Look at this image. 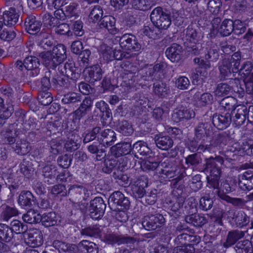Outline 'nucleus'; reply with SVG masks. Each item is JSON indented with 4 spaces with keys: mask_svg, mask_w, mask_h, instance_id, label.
<instances>
[{
    "mask_svg": "<svg viewBox=\"0 0 253 253\" xmlns=\"http://www.w3.org/2000/svg\"><path fill=\"white\" fill-rule=\"evenodd\" d=\"M14 235H13V232L9 228V225L0 223V241L2 242L8 243L11 241Z\"/></svg>",
    "mask_w": 253,
    "mask_h": 253,
    "instance_id": "obj_49",
    "label": "nucleus"
},
{
    "mask_svg": "<svg viewBox=\"0 0 253 253\" xmlns=\"http://www.w3.org/2000/svg\"><path fill=\"white\" fill-rule=\"evenodd\" d=\"M115 23L116 19L114 17L106 15L100 19L99 26L101 29H107L110 34L115 35L118 32V30L115 26Z\"/></svg>",
    "mask_w": 253,
    "mask_h": 253,
    "instance_id": "obj_30",
    "label": "nucleus"
},
{
    "mask_svg": "<svg viewBox=\"0 0 253 253\" xmlns=\"http://www.w3.org/2000/svg\"><path fill=\"white\" fill-rule=\"evenodd\" d=\"M194 133L195 137L203 142L211 135L212 127L209 122H199L194 127Z\"/></svg>",
    "mask_w": 253,
    "mask_h": 253,
    "instance_id": "obj_8",
    "label": "nucleus"
},
{
    "mask_svg": "<svg viewBox=\"0 0 253 253\" xmlns=\"http://www.w3.org/2000/svg\"><path fill=\"white\" fill-rule=\"evenodd\" d=\"M53 247L61 253L67 252H73L76 249L75 244H67L60 240H54L52 242Z\"/></svg>",
    "mask_w": 253,
    "mask_h": 253,
    "instance_id": "obj_47",
    "label": "nucleus"
},
{
    "mask_svg": "<svg viewBox=\"0 0 253 253\" xmlns=\"http://www.w3.org/2000/svg\"><path fill=\"white\" fill-rule=\"evenodd\" d=\"M118 130L125 136H129L133 132L132 126L126 120L120 122L117 126Z\"/></svg>",
    "mask_w": 253,
    "mask_h": 253,
    "instance_id": "obj_62",
    "label": "nucleus"
},
{
    "mask_svg": "<svg viewBox=\"0 0 253 253\" xmlns=\"http://www.w3.org/2000/svg\"><path fill=\"white\" fill-rule=\"evenodd\" d=\"M220 33L223 36H228L234 31L233 21L230 19H224L220 27Z\"/></svg>",
    "mask_w": 253,
    "mask_h": 253,
    "instance_id": "obj_60",
    "label": "nucleus"
},
{
    "mask_svg": "<svg viewBox=\"0 0 253 253\" xmlns=\"http://www.w3.org/2000/svg\"><path fill=\"white\" fill-rule=\"evenodd\" d=\"M247 106L243 104H240L236 106V108L230 113L232 115H234L232 117L233 124L236 126H239L242 125L247 119Z\"/></svg>",
    "mask_w": 253,
    "mask_h": 253,
    "instance_id": "obj_16",
    "label": "nucleus"
},
{
    "mask_svg": "<svg viewBox=\"0 0 253 253\" xmlns=\"http://www.w3.org/2000/svg\"><path fill=\"white\" fill-rule=\"evenodd\" d=\"M232 120V117L229 113L222 114L215 113L212 116V123L217 129L222 130L230 125Z\"/></svg>",
    "mask_w": 253,
    "mask_h": 253,
    "instance_id": "obj_12",
    "label": "nucleus"
},
{
    "mask_svg": "<svg viewBox=\"0 0 253 253\" xmlns=\"http://www.w3.org/2000/svg\"><path fill=\"white\" fill-rule=\"evenodd\" d=\"M185 221L196 227H201L205 224L208 220L204 215L198 213H192L185 216Z\"/></svg>",
    "mask_w": 253,
    "mask_h": 253,
    "instance_id": "obj_33",
    "label": "nucleus"
},
{
    "mask_svg": "<svg viewBox=\"0 0 253 253\" xmlns=\"http://www.w3.org/2000/svg\"><path fill=\"white\" fill-rule=\"evenodd\" d=\"M230 139L229 134L225 131L221 133H218L215 135L210 144L212 149L221 147L222 144L226 145L228 140Z\"/></svg>",
    "mask_w": 253,
    "mask_h": 253,
    "instance_id": "obj_39",
    "label": "nucleus"
},
{
    "mask_svg": "<svg viewBox=\"0 0 253 253\" xmlns=\"http://www.w3.org/2000/svg\"><path fill=\"white\" fill-rule=\"evenodd\" d=\"M153 91L160 98L166 97L169 93V87L166 83L159 81L153 84Z\"/></svg>",
    "mask_w": 253,
    "mask_h": 253,
    "instance_id": "obj_37",
    "label": "nucleus"
},
{
    "mask_svg": "<svg viewBox=\"0 0 253 253\" xmlns=\"http://www.w3.org/2000/svg\"><path fill=\"white\" fill-rule=\"evenodd\" d=\"M202 163V158L200 154L194 153L185 158V164L189 166L196 168Z\"/></svg>",
    "mask_w": 253,
    "mask_h": 253,
    "instance_id": "obj_63",
    "label": "nucleus"
},
{
    "mask_svg": "<svg viewBox=\"0 0 253 253\" xmlns=\"http://www.w3.org/2000/svg\"><path fill=\"white\" fill-rule=\"evenodd\" d=\"M94 114L100 117L103 120L110 121L112 119V114L108 104L104 100L97 101L95 103Z\"/></svg>",
    "mask_w": 253,
    "mask_h": 253,
    "instance_id": "obj_13",
    "label": "nucleus"
},
{
    "mask_svg": "<svg viewBox=\"0 0 253 253\" xmlns=\"http://www.w3.org/2000/svg\"><path fill=\"white\" fill-rule=\"evenodd\" d=\"M80 103V106L73 112L75 119L77 120L81 119L90 111L92 106L93 100L90 97H85Z\"/></svg>",
    "mask_w": 253,
    "mask_h": 253,
    "instance_id": "obj_21",
    "label": "nucleus"
},
{
    "mask_svg": "<svg viewBox=\"0 0 253 253\" xmlns=\"http://www.w3.org/2000/svg\"><path fill=\"white\" fill-rule=\"evenodd\" d=\"M51 51L53 56L59 64L63 62L67 58L66 48L65 45L62 44H58L54 46Z\"/></svg>",
    "mask_w": 253,
    "mask_h": 253,
    "instance_id": "obj_44",
    "label": "nucleus"
},
{
    "mask_svg": "<svg viewBox=\"0 0 253 253\" xmlns=\"http://www.w3.org/2000/svg\"><path fill=\"white\" fill-rule=\"evenodd\" d=\"M57 218L55 212L51 211L41 214L40 222L42 225L48 227L56 224Z\"/></svg>",
    "mask_w": 253,
    "mask_h": 253,
    "instance_id": "obj_41",
    "label": "nucleus"
},
{
    "mask_svg": "<svg viewBox=\"0 0 253 253\" xmlns=\"http://www.w3.org/2000/svg\"><path fill=\"white\" fill-rule=\"evenodd\" d=\"M42 176L44 181L47 184H52L56 182V177L58 173L57 168L53 165H47L42 169Z\"/></svg>",
    "mask_w": 253,
    "mask_h": 253,
    "instance_id": "obj_27",
    "label": "nucleus"
},
{
    "mask_svg": "<svg viewBox=\"0 0 253 253\" xmlns=\"http://www.w3.org/2000/svg\"><path fill=\"white\" fill-rule=\"evenodd\" d=\"M237 226L243 227L250 222L249 217L243 211H240L232 218Z\"/></svg>",
    "mask_w": 253,
    "mask_h": 253,
    "instance_id": "obj_58",
    "label": "nucleus"
},
{
    "mask_svg": "<svg viewBox=\"0 0 253 253\" xmlns=\"http://www.w3.org/2000/svg\"><path fill=\"white\" fill-rule=\"evenodd\" d=\"M80 78V76H67L64 77L58 78V79L53 78L52 79V83L54 84L59 85L65 89L68 90H73L76 87L77 82Z\"/></svg>",
    "mask_w": 253,
    "mask_h": 253,
    "instance_id": "obj_11",
    "label": "nucleus"
},
{
    "mask_svg": "<svg viewBox=\"0 0 253 253\" xmlns=\"http://www.w3.org/2000/svg\"><path fill=\"white\" fill-rule=\"evenodd\" d=\"M236 100L234 97L227 96L222 99L220 106L226 110L231 111V113L236 108L235 106Z\"/></svg>",
    "mask_w": 253,
    "mask_h": 253,
    "instance_id": "obj_64",
    "label": "nucleus"
},
{
    "mask_svg": "<svg viewBox=\"0 0 253 253\" xmlns=\"http://www.w3.org/2000/svg\"><path fill=\"white\" fill-rule=\"evenodd\" d=\"M133 150L131 144L129 142L119 143L111 147V154L116 157L128 154Z\"/></svg>",
    "mask_w": 253,
    "mask_h": 253,
    "instance_id": "obj_24",
    "label": "nucleus"
},
{
    "mask_svg": "<svg viewBox=\"0 0 253 253\" xmlns=\"http://www.w3.org/2000/svg\"><path fill=\"white\" fill-rule=\"evenodd\" d=\"M120 164H119L117 169H115V171L113 172L112 176L114 179L120 180V182L123 183L122 185L128 184L130 183L129 177L127 174H124L122 172V169H120L122 167L127 169L128 167L127 164L123 165L121 167L120 166Z\"/></svg>",
    "mask_w": 253,
    "mask_h": 253,
    "instance_id": "obj_53",
    "label": "nucleus"
},
{
    "mask_svg": "<svg viewBox=\"0 0 253 253\" xmlns=\"http://www.w3.org/2000/svg\"><path fill=\"white\" fill-rule=\"evenodd\" d=\"M106 205L103 199L97 197L91 200L88 208L90 217L95 220L101 219L104 215Z\"/></svg>",
    "mask_w": 253,
    "mask_h": 253,
    "instance_id": "obj_6",
    "label": "nucleus"
},
{
    "mask_svg": "<svg viewBox=\"0 0 253 253\" xmlns=\"http://www.w3.org/2000/svg\"><path fill=\"white\" fill-rule=\"evenodd\" d=\"M18 210L14 207L6 205L2 208L0 218L3 221H8L11 218L19 214Z\"/></svg>",
    "mask_w": 253,
    "mask_h": 253,
    "instance_id": "obj_43",
    "label": "nucleus"
},
{
    "mask_svg": "<svg viewBox=\"0 0 253 253\" xmlns=\"http://www.w3.org/2000/svg\"><path fill=\"white\" fill-rule=\"evenodd\" d=\"M153 140L156 146L162 150H168L173 145V140L169 135H164L162 133L154 135Z\"/></svg>",
    "mask_w": 253,
    "mask_h": 253,
    "instance_id": "obj_14",
    "label": "nucleus"
},
{
    "mask_svg": "<svg viewBox=\"0 0 253 253\" xmlns=\"http://www.w3.org/2000/svg\"><path fill=\"white\" fill-rule=\"evenodd\" d=\"M201 172H209L207 176V180L206 195L211 199L215 198L216 196L220 198V193L219 187V180L221 174V169L216 167L212 161L208 160L207 164H204Z\"/></svg>",
    "mask_w": 253,
    "mask_h": 253,
    "instance_id": "obj_1",
    "label": "nucleus"
},
{
    "mask_svg": "<svg viewBox=\"0 0 253 253\" xmlns=\"http://www.w3.org/2000/svg\"><path fill=\"white\" fill-rule=\"evenodd\" d=\"M78 247L83 253H98L97 245L87 240H83L80 242Z\"/></svg>",
    "mask_w": 253,
    "mask_h": 253,
    "instance_id": "obj_45",
    "label": "nucleus"
},
{
    "mask_svg": "<svg viewBox=\"0 0 253 253\" xmlns=\"http://www.w3.org/2000/svg\"><path fill=\"white\" fill-rule=\"evenodd\" d=\"M245 236V232L239 230H234L228 232L226 236V241L223 244V246L225 248H228L234 244L238 241L242 239Z\"/></svg>",
    "mask_w": 253,
    "mask_h": 253,
    "instance_id": "obj_32",
    "label": "nucleus"
},
{
    "mask_svg": "<svg viewBox=\"0 0 253 253\" xmlns=\"http://www.w3.org/2000/svg\"><path fill=\"white\" fill-rule=\"evenodd\" d=\"M162 169L160 172L165 175V178H170L178 175V167L174 161L166 160L161 164Z\"/></svg>",
    "mask_w": 253,
    "mask_h": 253,
    "instance_id": "obj_17",
    "label": "nucleus"
},
{
    "mask_svg": "<svg viewBox=\"0 0 253 253\" xmlns=\"http://www.w3.org/2000/svg\"><path fill=\"white\" fill-rule=\"evenodd\" d=\"M133 150L135 154L144 157H148L152 153L151 149L147 146V144L141 141H137L133 144Z\"/></svg>",
    "mask_w": 253,
    "mask_h": 253,
    "instance_id": "obj_46",
    "label": "nucleus"
},
{
    "mask_svg": "<svg viewBox=\"0 0 253 253\" xmlns=\"http://www.w3.org/2000/svg\"><path fill=\"white\" fill-rule=\"evenodd\" d=\"M219 75L218 78L220 81H224L227 80H231L232 78V72L234 71L231 70V65L228 60H223L222 63L218 67Z\"/></svg>",
    "mask_w": 253,
    "mask_h": 253,
    "instance_id": "obj_28",
    "label": "nucleus"
},
{
    "mask_svg": "<svg viewBox=\"0 0 253 253\" xmlns=\"http://www.w3.org/2000/svg\"><path fill=\"white\" fill-rule=\"evenodd\" d=\"M41 214L35 210L30 209L22 216L23 220L29 224L40 222Z\"/></svg>",
    "mask_w": 253,
    "mask_h": 253,
    "instance_id": "obj_54",
    "label": "nucleus"
},
{
    "mask_svg": "<svg viewBox=\"0 0 253 253\" xmlns=\"http://www.w3.org/2000/svg\"><path fill=\"white\" fill-rule=\"evenodd\" d=\"M183 48L176 43H173L166 49L165 54L167 58L173 63H179L183 57Z\"/></svg>",
    "mask_w": 253,
    "mask_h": 253,
    "instance_id": "obj_10",
    "label": "nucleus"
},
{
    "mask_svg": "<svg viewBox=\"0 0 253 253\" xmlns=\"http://www.w3.org/2000/svg\"><path fill=\"white\" fill-rule=\"evenodd\" d=\"M222 156L218 155L215 156V157H210L208 158H205L204 160L205 164H207L208 160L212 161L214 163L218 169H221L220 167L216 163H218L220 165L223 164L224 160L227 161L228 162H231L232 161H235L239 154V150L237 148V146L235 145L232 146H229L227 149L222 152H220Z\"/></svg>",
    "mask_w": 253,
    "mask_h": 253,
    "instance_id": "obj_3",
    "label": "nucleus"
},
{
    "mask_svg": "<svg viewBox=\"0 0 253 253\" xmlns=\"http://www.w3.org/2000/svg\"><path fill=\"white\" fill-rule=\"evenodd\" d=\"M84 72L86 74L87 80L91 83L101 80L103 74V72L98 64L85 67Z\"/></svg>",
    "mask_w": 253,
    "mask_h": 253,
    "instance_id": "obj_15",
    "label": "nucleus"
},
{
    "mask_svg": "<svg viewBox=\"0 0 253 253\" xmlns=\"http://www.w3.org/2000/svg\"><path fill=\"white\" fill-rule=\"evenodd\" d=\"M101 129L100 126H96L89 130L84 135L83 143L84 144L89 143L95 140L99 134L101 135Z\"/></svg>",
    "mask_w": 253,
    "mask_h": 253,
    "instance_id": "obj_55",
    "label": "nucleus"
},
{
    "mask_svg": "<svg viewBox=\"0 0 253 253\" xmlns=\"http://www.w3.org/2000/svg\"><path fill=\"white\" fill-rule=\"evenodd\" d=\"M77 138H79L78 135H76L74 133H71L64 144V148L67 151L72 152L77 150L80 146L79 143L78 142Z\"/></svg>",
    "mask_w": 253,
    "mask_h": 253,
    "instance_id": "obj_52",
    "label": "nucleus"
},
{
    "mask_svg": "<svg viewBox=\"0 0 253 253\" xmlns=\"http://www.w3.org/2000/svg\"><path fill=\"white\" fill-rule=\"evenodd\" d=\"M195 116L193 110L187 108L176 109L172 115V119L174 122L178 123L193 118Z\"/></svg>",
    "mask_w": 253,
    "mask_h": 253,
    "instance_id": "obj_22",
    "label": "nucleus"
},
{
    "mask_svg": "<svg viewBox=\"0 0 253 253\" xmlns=\"http://www.w3.org/2000/svg\"><path fill=\"white\" fill-rule=\"evenodd\" d=\"M166 222L164 216L160 213L148 214L142 220L143 228L148 231L156 230L161 227Z\"/></svg>",
    "mask_w": 253,
    "mask_h": 253,
    "instance_id": "obj_5",
    "label": "nucleus"
},
{
    "mask_svg": "<svg viewBox=\"0 0 253 253\" xmlns=\"http://www.w3.org/2000/svg\"><path fill=\"white\" fill-rule=\"evenodd\" d=\"M88 190L82 185H73L70 186L68 190L67 194L77 199L85 198V194Z\"/></svg>",
    "mask_w": 253,
    "mask_h": 253,
    "instance_id": "obj_36",
    "label": "nucleus"
},
{
    "mask_svg": "<svg viewBox=\"0 0 253 253\" xmlns=\"http://www.w3.org/2000/svg\"><path fill=\"white\" fill-rule=\"evenodd\" d=\"M39 45L44 49H48L53 45V40L51 36L45 32H42L38 35Z\"/></svg>",
    "mask_w": 253,
    "mask_h": 253,
    "instance_id": "obj_48",
    "label": "nucleus"
},
{
    "mask_svg": "<svg viewBox=\"0 0 253 253\" xmlns=\"http://www.w3.org/2000/svg\"><path fill=\"white\" fill-rule=\"evenodd\" d=\"M67 4V3H66L65 5H63V2L61 3V0H54L53 2V4L54 5V6H57V7H59L61 6H62V9H64L66 15L75 14L76 15H77V14H79L77 10L78 4L77 3L71 2L69 4Z\"/></svg>",
    "mask_w": 253,
    "mask_h": 253,
    "instance_id": "obj_40",
    "label": "nucleus"
},
{
    "mask_svg": "<svg viewBox=\"0 0 253 253\" xmlns=\"http://www.w3.org/2000/svg\"><path fill=\"white\" fill-rule=\"evenodd\" d=\"M148 178L144 175L139 176L131 186L133 196L135 198H142L146 193L145 188L148 186Z\"/></svg>",
    "mask_w": 253,
    "mask_h": 253,
    "instance_id": "obj_9",
    "label": "nucleus"
},
{
    "mask_svg": "<svg viewBox=\"0 0 253 253\" xmlns=\"http://www.w3.org/2000/svg\"><path fill=\"white\" fill-rule=\"evenodd\" d=\"M184 176L183 173H180L176 178L171 181L170 186L177 195L186 194V188L182 180Z\"/></svg>",
    "mask_w": 253,
    "mask_h": 253,
    "instance_id": "obj_34",
    "label": "nucleus"
},
{
    "mask_svg": "<svg viewBox=\"0 0 253 253\" xmlns=\"http://www.w3.org/2000/svg\"><path fill=\"white\" fill-rule=\"evenodd\" d=\"M100 139L107 146H111L116 140V134L115 132L112 129H105L103 130L101 129Z\"/></svg>",
    "mask_w": 253,
    "mask_h": 253,
    "instance_id": "obj_38",
    "label": "nucleus"
},
{
    "mask_svg": "<svg viewBox=\"0 0 253 253\" xmlns=\"http://www.w3.org/2000/svg\"><path fill=\"white\" fill-rule=\"evenodd\" d=\"M59 72L67 76H80L81 74L78 67L75 66V63L72 60H68L64 63L58 64Z\"/></svg>",
    "mask_w": 253,
    "mask_h": 253,
    "instance_id": "obj_18",
    "label": "nucleus"
},
{
    "mask_svg": "<svg viewBox=\"0 0 253 253\" xmlns=\"http://www.w3.org/2000/svg\"><path fill=\"white\" fill-rule=\"evenodd\" d=\"M24 25L28 33L35 35L40 31L42 23L40 20L37 19L35 16L29 15L25 19Z\"/></svg>",
    "mask_w": 253,
    "mask_h": 253,
    "instance_id": "obj_19",
    "label": "nucleus"
},
{
    "mask_svg": "<svg viewBox=\"0 0 253 253\" xmlns=\"http://www.w3.org/2000/svg\"><path fill=\"white\" fill-rule=\"evenodd\" d=\"M193 98L200 107H205L211 104L213 99L212 95L211 93L205 92L201 94L199 91L194 94Z\"/></svg>",
    "mask_w": 253,
    "mask_h": 253,
    "instance_id": "obj_35",
    "label": "nucleus"
},
{
    "mask_svg": "<svg viewBox=\"0 0 253 253\" xmlns=\"http://www.w3.org/2000/svg\"><path fill=\"white\" fill-rule=\"evenodd\" d=\"M138 69L136 66L132 63L128 64L127 70L125 74L127 75L129 74V76L128 77V80H127L126 78H124V82L126 83V84H128L129 86H133V83L137 77L133 75L136 73H138Z\"/></svg>",
    "mask_w": 253,
    "mask_h": 253,
    "instance_id": "obj_59",
    "label": "nucleus"
},
{
    "mask_svg": "<svg viewBox=\"0 0 253 253\" xmlns=\"http://www.w3.org/2000/svg\"><path fill=\"white\" fill-rule=\"evenodd\" d=\"M19 17L18 13L14 7L9 8L8 10L3 12L2 19L3 20L4 25L12 27L18 22Z\"/></svg>",
    "mask_w": 253,
    "mask_h": 253,
    "instance_id": "obj_26",
    "label": "nucleus"
},
{
    "mask_svg": "<svg viewBox=\"0 0 253 253\" xmlns=\"http://www.w3.org/2000/svg\"><path fill=\"white\" fill-rule=\"evenodd\" d=\"M39 56L42 59L43 65L48 69H54L59 64L51 50L42 52L39 53Z\"/></svg>",
    "mask_w": 253,
    "mask_h": 253,
    "instance_id": "obj_31",
    "label": "nucleus"
},
{
    "mask_svg": "<svg viewBox=\"0 0 253 253\" xmlns=\"http://www.w3.org/2000/svg\"><path fill=\"white\" fill-rule=\"evenodd\" d=\"M9 228L13 232V235L14 233L17 234L25 233L28 230L27 225L17 219L13 220L10 222Z\"/></svg>",
    "mask_w": 253,
    "mask_h": 253,
    "instance_id": "obj_51",
    "label": "nucleus"
},
{
    "mask_svg": "<svg viewBox=\"0 0 253 253\" xmlns=\"http://www.w3.org/2000/svg\"><path fill=\"white\" fill-rule=\"evenodd\" d=\"M238 185L244 191L253 189V171L248 170L239 176Z\"/></svg>",
    "mask_w": 253,
    "mask_h": 253,
    "instance_id": "obj_20",
    "label": "nucleus"
},
{
    "mask_svg": "<svg viewBox=\"0 0 253 253\" xmlns=\"http://www.w3.org/2000/svg\"><path fill=\"white\" fill-rule=\"evenodd\" d=\"M106 240L109 244L113 245L118 244H134L136 239L131 237L117 235L115 234H109L106 236Z\"/></svg>",
    "mask_w": 253,
    "mask_h": 253,
    "instance_id": "obj_29",
    "label": "nucleus"
},
{
    "mask_svg": "<svg viewBox=\"0 0 253 253\" xmlns=\"http://www.w3.org/2000/svg\"><path fill=\"white\" fill-rule=\"evenodd\" d=\"M207 52L205 55V59L209 60L211 63L217 62L219 57V48L217 46L213 44L208 48H207Z\"/></svg>",
    "mask_w": 253,
    "mask_h": 253,
    "instance_id": "obj_56",
    "label": "nucleus"
},
{
    "mask_svg": "<svg viewBox=\"0 0 253 253\" xmlns=\"http://www.w3.org/2000/svg\"><path fill=\"white\" fill-rule=\"evenodd\" d=\"M150 19L158 30H166L171 24L170 15L161 7L154 8L150 14Z\"/></svg>",
    "mask_w": 253,
    "mask_h": 253,
    "instance_id": "obj_2",
    "label": "nucleus"
},
{
    "mask_svg": "<svg viewBox=\"0 0 253 253\" xmlns=\"http://www.w3.org/2000/svg\"><path fill=\"white\" fill-rule=\"evenodd\" d=\"M82 98V95L79 93L68 92L63 95L61 102L64 104H74L80 103Z\"/></svg>",
    "mask_w": 253,
    "mask_h": 253,
    "instance_id": "obj_42",
    "label": "nucleus"
},
{
    "mask_svg": "<svg viewBox=\"0 0 253 253\" xmlns=\"http://www.w3.org/2000/svg\"><path fill=\"white\" fill-rule=\"evenodd\" d=\"M232 90V87L226 83H219L217 84L213 91L216 97H222L229 94Z\"/></svg>",
    "mask_w": 253,
    "mask_h": 253,
    "instance_id": "obj_57",
    "label": "nucleus"
},
{
    "mask_svg": "<svg viewBox=\"0 0 253 253\" xmlns=\"http://www.w3.org/2000/svg\"><path fill=\"white\" fill-rule=\"evenodd\" d=\"M119 44L122 48L130 51H137L141 48L136 37L131 34H125L120 39Z\"/></svg>",
    "mask_w": 253,
    "mask_h": 253,
    "instance_id": "obj_7",
    "label": "nucleus"
},
{
    "mask_svg": "<svg viewBox=\"0 0 253 253\" xmlns=\"http://www.w3.org/2000/svg\"><path fill=\"white\" fill-rule=\"evenodd\" d=\"M234 249L236 253H253L252 242H250L248 240L238 242Z\"/></svg>",
    "mask_w": 253,
    "mask_h": 253,
    "instance_id": "obj_50",
    "label": "nucleus"
},
{
    "mask_svg": "<svg viewBox=\"0 0 253 253\" xmlns=\"http://www.w3.org/2000/svg\"><path fill=\"white\" fill-rule=\"evenodd\" d=\"M35 201V197L29 191H21L18 196L17 203L22 209H28L31 208Z\"/></svg>",
    "mask_w": 253,
    "mask_h": 253,
    "instance_id": "obj_23",
    "label": "nucleus"
},
{
    "mask_svg": "<svg viewBox=\"0 0 253 253\" xmlns=\"http://www.w3.org/2000/svg\"><path fill=\"white\" fill-rule=\"evenodd\" d=\"M14 151L18 155H24L28 153L30 150L28 142L25 141H17L14 146H12Z\"/></svg>",
    "mask_w": 253,
    "mask_h": 253,
    "instance_id": "obj_61",
    "label": "nucleus"
},
{
    "mask_svg": "<svg viewBox=\"0 0 253 253\" xmlns=\"http://www.w3.org/2000/svg\"><path fill=\"white\" fill-rule=\"evenodd\" d=\"M108 202L110 209L114 211L127 210L130 206L128 198L120 191L113 192L110 196Z\"/></svg>",
    "mask_w": 253,
    "mask_h": 253,
    "instance_id": "obj_4",
    "label": "nucleus"
},
{
    "mask_svg": "<svg viewBox=\"0 0 253 253\" xmlns=\"http://www.w3.org/2000/svg\"><path fill=\"white\" fill-rule=\"evenodd\" d=\"M26 243L30 246L37 247L41 246L43 242L42 234L40 230L33 229L27 233Z\"/></svg>",
    "mask_w": 253,
    "mask_h": 253,
    "instance_id": "obj_25",
    "label": "nucleus"
}]
</instances>
